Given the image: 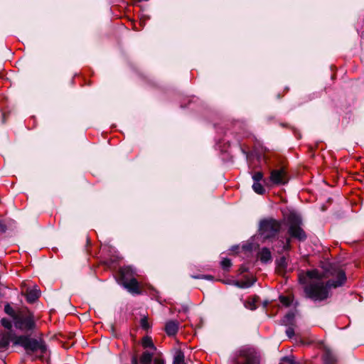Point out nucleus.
Returning a JSON list of instances; mask_svg holds the SVG:
<instances>
[{"label": "nucleus", "mask_w": 364, "mask_h": 364, "mask_svg": "<svg viewBox=\"0 0 364 364\" xmlns=\"http://www.w3.org/2000/svg\"><path fill=\"white\" fill-rule=\"evenodd\" d=\"M346 280L344 271L333 264L325 272L313 269L307 271L305 276H299L300 282L306 284L304 287L306 297L315 302L327 299L331 288L342 286Z\"/></svg>", "instance_id": "nucleus-1"}, {"label": "nucleus", "mask_w": 364, "mask_h": 364, "mask_svg": "<svg viewBox=\"0 0 364 364\" xmlns=\"http://www.w3.org/2000/svg\"><path fill=\"white\" fill-rule=\"evenodd\" d=\"M286 225L287 226V233L289 237L279 241L281 243V252L287 251L291 248V238L299 241H304L307 236L301 228L302 220L299 215L294 212H290L287 216Z\"/></svg>", "instance_id": "nucleus-2"}, {"label": "nucleus", "mask_w": 364, "mask_h": 364, "mask_svg": "<svg viewBox=\"0 0 364 364\" xmlns=\"http://www.w3.org/2000/svg\"><path fill=\"white\" fill-rule=\"evenodd\" d=\"M14 343L23 347L28 354L39 353L43 356L47 351V347L42 340L31 338L27 336H16Z\"/></svg>", "instance_id": "nucleus-3"}, {"label": "nucleus", "mask_w": 364, "mask_h": 364, "mask_svg": "<svg viewBox=\"0 0 364 364\" xmlns=\"http://www.w3.org/2000/svg\"><path fill=\"white\" fill-rule=\"evenodd\" d=\"M14 326L21 331H32L36 327L34 316L27 309H18V314L14 321Z\"/></svg>", "instance_id": "nucleus-4"}, {"label": "nucleus", "mask_w": 364, "mask_h": 364, "mask_svg": "<svg viewBox=\"0 0 364 364\" xmlns=\"http://www.w3.org/2000/svg\"><path fill=\"white\" fill-rule=\"evenodd\" d=\"M283 221L267 218L259 223V232L264 238L274 237L282 228Z\"/></svg>", "instance_id": "nucleus-5"}, {"label": "nucleus", "mask_w": 364, "mask_h": 364, "mask_svg": "<svg viewBox=\"0 0 364 364\" xmlns=\"http://www.w3.org/2000/svg\"><path fill=\"white\" fill-rule=\"evenodd\" d=\"M120 273L123 279V285L129 292L132 294H139V283L135 278L129 277L135 274V270L130 266L124 267L121 269Z\"/></svg>", "instance_id": "nucleus-6"}, {"label": "nucleus", "mask_w": 364, "mask_h": 364, "mask_svg": "<svg viewBox=\"0 0 364 364\" xmlns=\"http://www.w3.org/2000/svg\"><path fill=\"white\" fill-rule=\"evenodd\" d=\"M234 364H259V358L254 350L243 348L239 351V355L235 359Z\"/></svg>", "instance_id": "nucleus-7"}, {"label": "nucleus", "mask_w": 364, "mask_h": 364, "mask_svg": "<svg viewBox=\"0 0 364 364\" xmlns=\"http://www.w3.org/2000/svg\"><path fill=\"white\" fill-rule=\"evenodd\" d=\"M288 181L287 174L284 168L273 169L270 172L268 180L269 186L284 185L287 183Z\"/></svg>", "instance_id": "nucleus-8"}, {"label": "nucleus", "mask_w": 364, "mask_h": 364, "mask_svg": "<svg viewBox=\"0 0 364 364\" xmlns=\"http://www.w3.org/2000/svg\"><path fill=\"white\" fill-rule=\"evenodd\" d=\"M178 329V323L174 321H169L166 323L165 331L168 336H174Z\"/></svg>", "instance_id": "nucleus-9"}, {"label": "nucleus", "mask_w": 364, "mask_h": 364, "mask_svg": "<svg viewBox=\"0 0 364 364\" xmlns=\"http://www.w3.org/2000/svg\"><path fill=\"white\" fill-rule=\"evenodd\" d=\"M259 258L263 263H267L272 260V255L270 250L264 247L259 252Z\"/></svg>", "instance_id": "nucleus-10"}, {"label": "nucleus", "mask_w": 364, "mask_h": 364, "mask_svg": "<svg viewBox=\"0 0 364 364\" xmlns=\"http://www.w3.org/2000/svg\"><path fill=\"white\" fill-rule=\"evenodd\" d=\"M323 360L325 364H335L336 362L335 355L329 349L325 350L323 355Z\"/></svg>", "instance_id": "nucleus-11"}, {"label": "nucleus", "mask_w": 364, "mask_h": 364, "mask_svg": "<svg viewBox=\"0 0 364 364\" xmlns=\"http://www.w3.org/2000/svg\"><path fill=\"white\" fill-rule=\"evenodd\" d=\"M40 296V291L37 289H28L26 299L28 302L33 303Z\"/></svg>", "instance_id": "nucleus-12"}, {"label": "nucleus", "mask_w": 364, "mask_h": 364, "mask_svg": "<svg viewBox=\"0 0 364 364\" xmlns=\"http://www.w3.org/2000/svg\"><path fill=\"white\" fill-rule=\"evenodd\" d=\"M153 353L144 351L140 358L141 364H151L153 359Z\"/></svg>", "instance_id": "nucleus-13"}, {"label": "nucleus", "mask_w": 364, "mask_h": 364, "mask_svg": "<svg viewBox=\"0 0 364 364\" xmlns=\"http://www.w3.org/2000/svg\"><path fill=\"white\" fill-rule=\"evenodd\" d=\"M255 282V279H247L245 281H237L235 283V285L239 288H249L252 287Z\"/></svg>", "instance_id": "nucleus-14"}, {"label": "nucleus", "mask_w": 364, "mask_h": 364, "mask_svg": "<svg viewBox=\"0 0 364 364\" xmlns=\"http://www.w3.org/2000/svg\"><path fill=\"white\" fill-rule=\"evenodd\" d=\"M253 182H261L262 181L264 182L266 186L269 187L268 180L264 179L263 173L261 171H256L252 176Z\"/></svg>", "instance_id": "nucleus-15"}, {"label": "nucleus", "mask_w": 364, "mask_h": 364, "mask_svg": "<svg viewBox=\"0 0 364 364\" xmlns=\"http://www.w3.org/2000/svg\"><path fill=\"white\" fill-rule=\"evenodd\" d=\"M4 311L12 318L13 321H14V318H16L18 314V310H15L9 304H6L4 306Z\"/></svg>", "instance_id": "nucleus-16"}, {"label": "nucleus", "mask_w": 364, "mask_h": 364, "mask_svg": "<svg viewBox=\"0 0 364 364\" xmlns=\"http://www.w3.org/2000/svg\"><path fill=\"white\" fill-rule=\"evenodd\" d=\"M294 317H295L294 312L290 311V312L287 313L285 315V316L284 317V318L282 319V323L286 326L293 324Z\"/></svg>", "instance_id": "nucleus-17"}, {"label": "nucleus", "mask_w": 364, "mask_h": 364, "mask_svg": "<svg viewBox=\"0 0 364 364\" xmlns=\"http://www.w3.org/2000/svg\"><path fill=\"white\" fill-rule=\"evenodd\" d=\"M10 340L8 336H0V350H5L9 346Z\"/></svg>", "instance_id": "nucleus-18"}, {"label": "nucleus", "mask_w": 364, "mask_h": 364, "mask_svg": "<svg viewBox=\"0 0 364 364\" xmlns=\"http://www.w3.org/2000/svg\"><path fill=\"white\" fill-rule=\"evenodd\" d=\"M173 364H186L184 363V354L181 350H178L176 352Z\"/></svg>", "instance_id": "nucleus-19"}, {"label": "nucleus", "mask_w": 364, "mask_h": 364, "mask_svg": "<svg viewBox=\"0 0 364 364\" xmlns=\"http://www.w3.org/2000/svg\"><path fill=\"white\" fill-rule=\"evenodd\" d=\"M252 187L253 191L259 195H263L265 193V189L261 182H253Z\"/></svg>", "instance_id": "nucleus-20"}, {"label": "nucleus", "mask_w": 364, "mask_h": 364, "mask_svg": "<svg viewBox=\"0 0 364 364\" xmlns=\"http://www.w3.org/2000/svg\"><path fill=\"white\" fill-rule=\"evenodd\" d=\"M142 346L144 348H150L154 350H156V347L152 341L151 338L150 337H144L142 340Z\"/></svg>", "instance_id": "nucleus-21"}, {"label": "nucleus", "mask_w": 364, "mask_h": 364, "mask_svg": "<svg viewBox=\"0 0 364 364\" xmlns=\"http://www.w3.org/2000/svg\"><path fill=\"white\" fill-rule=\"evenodd\" d=\"M282 361L286 362L288 364H300L299 362L296 361L294 355L285 356L282 358Z\"/></svg>", "instance_id": "nucleus-22"}, {"label": "nucleus", "mask_w": 364, "mask_h": 364, "mask_svg": "<svg viewBox=\"0 0 364 364\" xmlns=\"http://www.w3.org/2000/svg\"><path fill=\"white\" fill-rule=\"evenodd\" d=\"M1 324L6 329L11 330L12 328V323L11 321L6 318H3L1 320Z\"/></svg>", "instance_id": "nucleus-23"}, {"label": "nucleus", "mask_w": 364, "mask_h": 364, "mask_svg": "<svg viewBox=\"0 0 364 364\" xmlns=\"http://www.w3.org/2000/svg\"><path fill=\"white\" fill-rule=\"evenodd\" d=\"M279 301L283 305H284L286 306H290V304L292 301L289 297L285 296H280Z\"/></svg>", "instance_id": "nucleus-24"}, {"label": "nucleus", "mask_w": 364, "mask_h": 364, "mask_svg": "<svg viewBox=\"0 0 364 364\" xmlns=\"http://www.w3.org/2000/svg\"><path fill=\"white\" fill-rule=\"evenodd\" d=\"M231 265H232V263L229 259L224 258L221 261V266H222L223 269L225 270H228L230 267Z\"/></svg>", "instance_id": "nucleus-25"}, {"label": "nucleus", "mask_w": 364, "mask_h": 364, "mask_svg": "<svg viewBox=\"0 0 364 364\" xmlns=\"http://www.w3.org/2000/svg\"><path fill=\"white\" fill-rule=\"evenodd\" d=\"M140 324L142 328L146 330L149 328V324L147 317H143L141 318Z\"/></svg>", "instance_id": "nucleus-26"}, {"label": "nucleus", "mask_w": 364, "mask_h": 364, "mask_svg": "<svg viewBox=\"0 0 364 364\" xmlns=\"http://www.w3.org/2000/svg\"><path fill=\"white\" fill-rule=\"evenodd\" d=\"M286 333L287 335V336L289 338H291L294 336V330L292 327H289L287 330H286Z\"/></svg>", "instance_id": "nucleus-27"}, {"label": "nucleus", "mask_w": 364, "mask_h": 364, "mask_svg": "<svg viewBox=\"0 0 364 364\" xmlns=\"http://www.w3.org/2000/svg\"><path fill=\"white\" fill-rule=\"evenodd\" d=\"M154 364H164V361L161 358H156L154 360Z\"/></svg>", "instance_id": "nucleus-28"}, {"label": "nucleus", "mask_w": 364, "mask_h": 364, "mask_svg": "<svg viewBox=\"0 0 364 364\" xmlns=\"http://www.w3.org/2000/svg\"><path fill=\"white\" fill-rule=\"evenodd\" d=\"M194 278H197V279H198V278H205L206 279L210 280V279H213V277L210 276V275H205V276H203V277H194Z\"/></svg>", "instance_id": "nucleus-29"}, {"label": "nucleus", "mask_w": 364, "mask_h": 364, "mask_svg": "<svg viewBox=\"0 0 364 364\" xmlns=\"http://www.w3.org/2000/svg\"><path fill=\"white\" fill-rule=\"evenodd\" d=\"M132 364H138V361L136 357H133L132 360Z\"/></svg>", "instance_id": "nucleus-30"}, {"label": "nucleus", "mask_w": 364, "mask_h": 364, "mask_svg": "<svg viewBox=\"0 0 364 364\" xmlns=\"http://www.w3.org/2000/svg\"><path fill=\"white\" fill-rule=\"evenodd\" d=\"M240 271L241 272H246L247 271V269L244 267H240Z\"/></svg>", "instance_id": "nucleus-31"}, {"label": "nucleus", "mask_w": 364, "mask_h": 364, "mask_svg": "<svg viewBox=\"0 0 364 364\" xmlns=\"http://www.w3.org/2000/svg\"><path fill=\"white\" fill-rule=\"evenodd\" d=\"M255 309H256L255 305H253V306H252V307H251V309H252V310Z\"/></svg>", "instance_id": "nucleus-32"}]
</instances>
